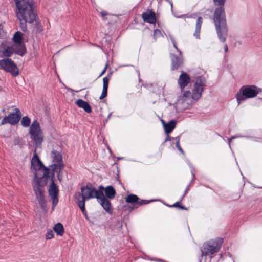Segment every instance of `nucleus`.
<instances>
[{"label": "nucleus", "instance_id": "1", "mask_svg": "<svg viewBox=\"0 0 262 262\" xmlns=\"http://www.w3.org/2000/svg\"><path fill=\"white\" fill-rule=\"evenodd\" d=\"M31 171L34 175L32 187L36 200L40 207L43 210L47 211L45 187L49 179V171L43 166L36 152L31 160Z\"/></svg>", "mask_w": 262, "mask_h": 262}, {"label": "nucleus", "instance_id": "2", "mask_svg": "<svg viewBox=\"0 0 262 262\" xmlns=\"http://www.w3.org/2000/svg\"><path fill=\"white\" fill-rule=\"evenodd\" d=\"M93 198H96L98 202L107 212L110 214L112 213L111 204L103 192L97 191L93 186L89 184L81 188V193H77L75 194V202L86 220L89 219L85 209V202Z\"/></svg>", "mask_w": 262, "mask_h": 262}, {"label": "nucleus", "instance_id": "3", "mask_svg": "<svg viewBox=\"0 0 262 262\" xmlns=\"http://www.w3.org/2000/svg\"><path fill=\"white\" fill-rule=\"evenodd\" d=\"M215 5L220 6L214 12L213 20L219 39L225 42L226 39L227 28L225 19V14L223 6L226 0H213Z\"/></svg>", "mask_w": 262, "mask_h": 262}, {"label": "nucleus", "instance_id": "4", "mask_svg": "<svg viewBox=\"0 0 262 262\" xmlns=\"http://www.w3.org/2000/svg\"><path fill=\"white\" fill-rule=\"evenodd\" d=\"M14 2L17 18L23 19L25 17L30 21L35 19V14L32 9V0H14Z\"/></svg>", "mask_w": 262, "mask_h": 262}, {"label": "nucleus", "instance_id": "5", "mask_svg": "<svg viewBox=\"0 0 262 262\" xmlns=\"http://www.w3.org/2000/svg\"><path fill=\"white\" fill-rule=\"evenodd\" d=\"M260 92H261L260 89L254 85L242 87L236 95L238 104L246 99L256 97Z\"/></svg>", "mask_w": 262, "mask_h": 262}, {"label": "nucleus", "instance_id": "6", "mask_svg": "<svg viewBox=\"0 0 262 262\" xmlns=\"http://www.w3.org/2000/svg\"><path fill=\"white\" fill-rule=\"evenodd\" d=\"M30 138L36 146V147H40L43 141V135L39 122L34 120L29 130Z\"/></svg>", "mask_w": 262, "mask_h": 262}, {"label": "nucleus", "instance_id": "7", "mask_svg": "<svg viewBox=\"0 0 262 262\" xmlns=\"http://www.w3.org/2000/svg\"><path fill=\"white\" fill-rule=\"evenodd\" d=\"M223 242V238L219 237L205 242L203 244V250L202 251V255L207 256L217 252L221 248Z\"/></svg>", "mask_w": 262, "mask_h": 262}, {"label": "nucleus", "instance_id": "8", "mask_svg": "<svg viewBox=\"0 0 262 262\" xmlns=\"http://www.w3.org/2000/svg\"><path fill=\"white\" fill-rule=\"evenodd\" d=\"M205 84V77L200 76L196 78L192 90V99L198 100L201 98Z\"/></svg>", "mask_w": 262, "mask_h": 262}, {"label": "nucleus", "instance_id": "9", "mask_svg": "<svg viewBox=\"0 0 262 262\" xmlns=\"http://www.w3.org/2000/svg\"><path fill=\"white\" fill-rule=\"evenodd\" d=\"M0 68L10 73L13 76H17L19 75V70L16 65L10 58H6L0 60Z\"/></svg>", "mask_w": 262, "mask_h": 262}, {"label": "nucleus", "instance_id": "10", "mask_svg": "<svg viewBox=\"0 0 262 262\" xmlns=\"http://www.w3.org/2000/svg\"><path fill=\"white\" fill-rule=\"evenodd\" d=\"M53 176L51 178V184L50 185L48 189V193L49 196L51 197V200L52 202V210L54 209L55 207L58 202V189L56 185L54 183L53 179Z\"/></svg>", "mask_w": 262, "mask_h": 262}, {"label": "nucleus", "instance_id": "11", "mask_svg": "<svg viewBox=\"0 0 262 262\" xmlns=\"http://www.w3.org/2000/svg\"><path fill=\"white\" fill-rule=\"evenodd\" d=\"M51 157L52 159L53 164L51 167L54 170H59V172L63 167L62 158L61 154L56 151H52L51 153Z\"/></svg>", "mask_w": 262, "mask_h": 262}, {"label": "nucleus", "instance_id": "12", "mask_svg": "<svg viewBox=\"0 0 262 262\" xmlns=\"http://www.w3.org/2000/svg\"><path fill=\"white\" fill-rule=\"evenodd\" d=\"M22 34L20 32H15L13 37V40L14 42L13 45L18 48L17 51L18 54L21 56L26 53V48L22 42Z\"/></svg>", "mask_w": 262, "mask_h": 262}, {"label": "nucleus", "instance_id": "13", "mask_svg": "<svg viewBox=\"0 0 262 262\" xmlns=\"http://www.w3.org/2000/svg\"><path fill=\"white\" fill-rule=\"evenodd\" d=\"M14 111V113H12L7 116L8 123L11 125L16 124L20 120L21 116V112L18 108H16Z\"/></svg>", "mask_w": 262, "mask_h": 262}, {"label": "nucleus", "instance_id": "14", "mask_svg": "<svg viewBox=\"0 0 262 262\" xmlns=\"http://www.w3.org/2000/svg\"><path fill=\"white\" fill-rule=\"evenodd\" d=\"M190 78L188 75L186 73L182 71L181 74L178 80V84L181 90H183L185 87L190 83Z\"/></svg>", "mask_w": 262, "mask_h": 262}, {"label": "nucleus", "instance_id": "15", "mask_svg": "<svg viewBox=\"0 0 262 262\" xmlns=\"http://www.w3.org/2000/svg\"><path fill=\"white\" fill-rule=\"evenodd\" d=\"M17 50L18 48H17L13 45H12L10 46H5L3 50L2 51V53L4 56L9 57L11 56L13 53L18 54V53L17 52Z\"/></svg>", "mask_w": 262, "mask_h": 262}, {"label": "nucleus", "instance_id": "16", "mask_svg": "<svg viewBox=\"0 0 262 262\" xmlns=\"http://www.w3.org/2000/svg\"><path fill=\"white\" fill-rule=\"evenodd\" d=\"M138 197L136 195L133 194H129L125 198V201L128 203L132 204L137 203L139 205L147 203L145 200H142L141 202H138Z\"/></svg>", "mask_w": 262, "mask_h": 262}, {"label": "nucleus", "instance_id": "17", "mask_svg": "<svg viewBox=\"0 0 262 262\" xmlns=\"http://www.w3.org/2000/svg\"><path fill=\"white\" fill-rule=\"evenodd\" d=\"M142 18L144 21L149 23H154L156 21L155 13L151 11L143 13Z\"/></svg>", "mask_w": 262, "mask_h": 262}, {"label": "nucleus", "instance_id": "18", "mask_svg": "<svg viewBox=\"0 0 262 262\" xmlns=\"http://www.w3.org/2000/svg\"><path fill=\"white\" fill-rule=\"evenodd\" d=\"M76 104L79 107L83 108L87 113H90L92 111L91 107L89 103L81 99L77 100Z\"/></svg>", "mask_w": 262, "mask_h": 262}, {"label": "nucleus", "instance_id": "19", "mask_svg": "<svg viewBox=\"0 0 262 262\" xmlns=\"http://www.w3.org/2000/svg\"><path fill=\"white\" fill-rule=\"evenodd\" d=\"M191 98H192V94L189 91H185L179 97L178 101L180 103H183L186 101L190 100Z\"/></svg>", "mask_w": 262, "mask_h": 262}, {"label": "nucleus", "instance_id": "20", "mask_svg": "<svg viewBox=\"0 0 262 262\" xmlns=\"http://www.w3.org/2000/svg\"><path fill=\"white\" fill-rule=\"evenodd\" d=\"M163 125L166 134H169L176 127V122L173 120L169 121L168 123H166L162 121Z\"/></svg>", "mask_w": 262, "mask_h": 262}, {"label": "nucleus", "instance_id": "21", "mask_svg": "<svg viewBox=\"0 0 262 262\" xmlns=\"http://www.w3.org/2000/svg\"><path fill=\"white\" fill-rule=\"evenodd\" d=\"M108 86V79L107 77H104L103 78V90L99 97L100 99H103L107 96Z\"/></svg>", "mask_w": 262, "mask_h": 262}, {"label": "nucleus", "instance_id": "22", "mask_svg": "<svg viewBox=\"0 0 262 262\" xmlns=\"http://www.w3.org/2000/svg\"><path fill=\"white\" fill-rule=\"evenodd\" d=\"M172 69L174 70L181 66L183 63L182 59L173 55L171 59Z\"/></svg>", "mask_w": 262, "mask_h": 262}, {"label": "nucleus", "instance_id": "23", "mask_svg": "<svg viewBox=\"0 0 262 262\" xmlns=\"http://www.w3.org/2000/svg\"><path fill=\"white\" fill-rule=\"evenodd\" d=\"M106 196L108 199H113L115 194V190L112 186H109L106 187L104 189Z\"/></svg>", "mask_w": 262, "mask_h": 262}, {"label": "nucleus", "instance_id": "24", "mask_svg": "<svg viewBox=\"0 0 262 262\" xmlns=\"http://www.w3.org/2000/svg\"><path fill=\"white\" fill-rule=\"evenodd\" d=\"M202 23V21L201 17H199L196 24L195 32L193 34L194 36L197 39H200V33Z\"/></svg>", "mask_w": 262, "mask_h": 262}, {"label": "nucleus", "instance_id": "25", "mask_svg": "<svg viewBox=\"0 0 262 262\" xmlns=\"http://www.w3.org/2000/svg\"><path fill=\"white\" fill-rule=\"evenodd\" d=\"M53 229L57 235L62 236L64 233V228L63 225L61 223H57L55 225Z\"/></svg>", "mask_w": 262, "mask_h": 262}, {"label": "nucleus", "instance_id": "26", "mask_svg": "<svg viewBox=\"0 0 262 262\" xmlns=\"http://www.w3.org/2000/svg\"><path fill=\"white\" fill-rule=\"evenodd\" d=\"M21 125L24 127L31 126V119L28 116H24L20 121Z\"/></svg>", "mask_w": 262, "mask_h": 262}, {"label": "nucleus", "instance_id": "27", "mask_svg": "<svg viewBox=\"0 0 262 262\" xmlns=\"http://www.w3.org/2000/svg\"><path fill=\"white\" fill-rule=\"evenodd\" d=\"M19 21H20V27L22 29V30L23 31H26L27 30V25H26V23H31L32 22L34 21V20H32V21H28L27 20V19H26L25 17H24V19H20V18H17Z\"/></svg>", "mask_w": 262, "mask_h": 262}, {"label": "nucleus", "instance_id": "28", "mask_svg": "<svg viewBox=\"0 0 262 262\" xmlns=\"http://www.w3.org/2000/svg\"><path fill=\"white\" fill-rule=\"evenodd\" d=\"M154 36L155 40H157L158 38L163 36L161 31L158 29L155 30Z\"/></svg>", "mask_w": 262, "mask_h": 262}, {"label": "nucleus", "instance_id": "29", "mask_svg": "<svg viewBox=\"0 0 262 262\" xmlns=\"http://www.w3.org/2000/svg\"><path fill=\"white\" fill-rule=\"evenodd\" d=\"M54 237V233L52 230H48L46 234V239H51Z\"/></svg>", "mask_w": 262, "mask_h": 262}, {"label": "nucleus", "instance_id": "30", "mask_svg": "<svg viewBox=\"0 0 262 262\" xmlns=\"http://www.w3.org/2000/svg\"><path fill=\"white\" fill-rule=\"evenodd\" d=\"M6 35V32L4 30V26L0 24V38L4 37Z\"/></svg>", "mask_w": 262, "mask_h": 262}, {"label": "nucleus", "instance_id": "31", "mask_svg": "<svg viewBox=\"0 0 262 262\" xmlns=\"http://www.w3.org/2000/svg\"><path fill=\"white\" fill-rule=\"evenodd\" d=\"M176 147L178 148V150L182 154H184V151L182 148L180 147V138L179 137L178 138V140L176 143Z\"/></svg>", "mask_w": 262, "mask_h": 262}, {"label": "nucleus", "instance_id": "32", "mask_svg": "<svg viewBox=\"0 0 262 262\" xmlns=\"http://www.w3.org/2000/svg\"><path fill=\"white\" fill-rule=\"evenodd\" d=\"M170 39L171 40V42H172V44L174 46V47L176 49V50L179 51L180 52V54H181V52L178 49V47H177V46L176 45V42L173 38V37L171 36L170 37Z\"/></svg>", "mask_w": 262, "mask_h": 262}, {"label": "nucleus", "instance_id": "33", "mask_svg": "<svg viewBox=\"0 0 262 262\" xmlns=\"http://www.w3.org/2000/svg\"><path fill=\"white\" fill-rule=\"evenodd\" d=\"M7 123H8V119L7 116H6L3 119V120L1 121V125H3Z\"/></svg>", "mask_w": 262, "mask_h": 262}, {"label": "nucleus", "instance_id": "34", "mask_svg": "<svg viewBox=\"0 0 262 262\" xmlns=\"http://www.w3.org/2000/svg\"><path fill=\"white\" fill-rule=\"evenodd\" d=\"M179 204H180L179 202H176L173 204V206L174 207H179L182 209H184L183 207L180 206Z\"/></svg>", "mask_w": 262, "mask_h": 262}, {"label": "nucleus", "instance_id": "35", "mask_svg": "<svg viewBox=\"0 0 262 262\" xmlns=\"http://www.w3.org/2000/svg\"><path fill=\"white\" fill-rule=\"evenodd\" d=\"M107 64H106L104 69H103V70L102 71V72H101V74H100V76L102 75L103 74H104V73L106 71V70L107 69Z\"/></svg>", "mask_w": 262, "mask_h": 262}, {"label": "nucleus", "instance_id": "36", "mask_svg": "<svg viewBox=\"0 0 262 262\" xmlns=\"http://www.w3.org/2000/svg\"><path fill=\"white\" fill-rule=\"evenodd\" d=\"M101 14L102 16H105L107 14V13L105 11H102L101 12Z\"/></svg>", "mask_w": 262, "mask_h": 262}, {"label": "nucleus", "instance_id": "37", "mask_svg": "<svg viewBox=\"0 0 262 262\" xmlns=\"http://www.w3.org/2000/svg\"><path fill=\"white\" fill-rule=\"evenodd\" d=\"M103 189H105V188H104L103 186H100L99 187V190H97V191H102L101 190H103Z\"/></svg>", "mask_w": 262, "mask_h": 262}, {"label": "nucleus", "instance_id": "38", "mask_svg": "<svg viewBox=\"0 0 262 262\" xmlns=\"http://www.w3.org/2000/svg\"><path fill=\"white\" fill-rule=\"evenodd\" d=\"M225 50L226 52H227L228 51V46L227 45H225Z\"/></svg>", "mask_w": 262, "mask_h": 262}, {"label": "nucleus", "instance_id": "39", "mask_svg": "<svg viewBox=\"0 0 262 262\" xmlns=\"http://www.w3.org/2000/svg\"><path fill=\"white\" fill-rule=\"evenodd\" d=\"M168 140H170V138L168 136L167 138L165 140V141H168Z\"/></svg>", "mask_w": 262, "mask_h": 262}, {"label": "nucleus", "instance_id": "40", "mask_svg": "<svg viewBox=\"0 0 262 262\" xmlns=\"http://www.w3.org/2000/svg\"><path fill=\"white\" fill-rule=\"evenodd\" d=\"M1 90V88L0 87V90Z\"/></svg>", "mask_w": 262, "mask_h": 262}]
</instances>
